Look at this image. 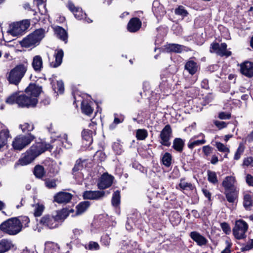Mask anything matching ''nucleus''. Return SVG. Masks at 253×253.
Returning a JSON list of instances; mask_svg holds the SVG:
<instances>
[{"label": "nucleus", "instance_id": "17", "mask_svg": "<svg viewBox=\"0 0 253 253\" xmlns=\"http://www.w3.org/2000/svg\"><path fill=\"white\" fill-rule=\"evenodd\" d=\"M113 177L108 173L103 174L97 183L99 189H105L109 187L112 184Z\"/></svg>", "mask_w": 253, "mask_h": 253}, {"label": "nucleus", "instance_id": "59", "mask_svg": "<svg viewBox=\"0 0 253 253\" xmlns=\"http://www.w3.org/2000/svg\"><path fill=\"white\" fill-rule=\"evenodd\" d=\"M95 160H97L100 162L104 161L106 159L105 154L102 151H98L96 152L94 156Z\"/></svg>", "mask_w": 253, "mask_h": 253}, {"label": "nucleus", "instance_id": "55", "mask_svg": "<svg viewBox=\"0 0 253 253\" xmlns=\"http://www.w3.org/2000/svg\"><path fill=\"white\" fill-rule=\"evenodd\" d=\"M253 249V239H249L247 242L241 248L242 252L249 251Z\"/></svg>", "mask_w": 253, "mask_h": 253}, {"label": "nucleus", "instance_id": "54", "mask_svg": "<svg viewBox=\"0 0 253 253\" xmlns=\"http://www.w3.org/2000/svg\"><path fill=\"white\" fill-rule=\"evenodd\" d=\"M44 209V207L42 204H38L35 206L34 215L35 216H40Z\"/></svg>", "mask_w": 253, "mask_h": 253}, {"label": "nucleus", "instance_id": "46", "mask_svg": "<svg viewBox=\"0 0 253 253\" xmlns=\"http://www.w3.org/2000/svg\"><path fill=\"white\" fill-rule=\"evenodd\" d=\"M45 186L48 189L55 188L57 186L56 182L58 179L45 178L44 180Z\"/></svg>", "mask_w": 253, "mask_h": 253}, {"label": "nucleus", "instance_id": "44", "mask_svg": "<svg viewBox=\"0 0 253 253\" xmlns=\"http://www.w3.org/2000/svg\"><path fill=\"white\" fill-rule=\"evenodd\" d=\"M124 120V116L120 115V117H118V115L117 114H114V120L112 124L110 125V128L111 129H114L118 124L122 123Z\"/></svg>", "mask_w": 253, "mask_h": 253}, {"label": "nucleus", "instance_id": "11", "mask_svg": "<svg viewBox=\"0 0 253 253\" xmlns=\"http://www.w3.org/2000/svg\"><path fill=\"white\" fill-rule=\"evenodd\" d=\"M140 250L139 245L137 242L130 240L123 243L118 253H139Z\"/></svg>", "mask_w": 253, "mask_h": 253}, {"label": "nucleus", "instance_id": "58", "mask_svg": "<svg viewBox=\"0 0 253 253\" xmlns=\"http://www.w3.org/2000/svg\"><path fill=\"white\" fill-rule=\"evenodd\" d=\"M215 146L217 150L220 152H226L227 153H229L230 152L229 149L221 142H216Z\"/></svg>", "mask_w": 253, "mask_h": 253}, {"label": "nucleus", "instance_id": "12", "mask_svg": "<svg viewBox=\"0 0 253 253\" xmlns=\"http://www.w3.org/2000/svg\"><path fill=\"white\" fill-rule=\"evenodd\" d=\"M67 7L69 9L73 12L76 19L84 20L88 23L92 22L91 19L86 17V14L83 12L81 7H76L72 2L69 1L68 2Z\"/></svg>", "mask_w": 253, "mask_h": 253}, {"label": "nucleus", "instance_id": "52", "mask_svg": "<svg viewBox=\"0 0 253 253\" xmlns=\"http://www.w3.org/2000/svg\"><path fill=\"white\" fill-rule=\"evenodd\" d=\"M162 161L164 165L169 167L171 164V155L169 153H166L162 157Z\"/></svg>", "mask_w": 253, "mask_h": 253}, {"label": "nucleus", "instance_id": "21", "mask_svg": "<svg viewBox=\"0 0 253 253\" xmlns=\"http://www.w3.org/2000/svg\"><path fill=\"white\" fill-rule=\"evenodd\" d=\"M240 70L243 75L248 77H252L253 76V63L245 62L241 65Z\"/></svg>", "mask_w": 253, "mask_h": 253}, {"label": "nucleus", "instance_id": "10", "mask_svg": "<svg viewBox=\"0 0 253 253\" xmlns=\"http://www.w3.org/2000/svg\"><path fill=\"white\" fill-rule=\"evenodd\" d=\"M6 102L9 104L16 103L20 107H27V106H29V105H31L34 104L36 101L33 100V102L32 101V103L29 104L30 102H28V99L26 96L15 92L7 98Z\"/></svg>", "mask_w": 253, "mask_h": 253}, {"label": "nucleus", "instance_id": "42", "mask_svg": "<svg viewBox=\"0 0 253 253\" xmlns=\"http://www.w3.org/2000/svg\"><path fill=\"white\" fill-rule=\"evenodd\" d=\"M225 194L227 201L230 203H233L237 197V191L236 190L225 191Z\"/></svg>", "mask_w": 253, "mask_h": 253}, {"label": "nucleus", "instance_id": "2", "mask_svg": "<svg viewBox=\"0 0 253 253\" xmlns=\"http://www.w3.org/2000/svg\"><path fill=\"white\" fill-rule=\"evenodd\" d=\"M28 66L27 62L16 65L7 74L6 78L10 84L18 85L24 76Z\"/></svg>", "mask_w": 253, "mask_h": 253}, {"label": "nucleus", "instance_id": "49", "mask_svg": "<svg viewBox=\"0 0 253 253\" xmlns=\"http://www.w3.org/2000/svg\"><path fill=\"white\" fill-rule=\"evenodd\" d=\"M84 248L85 249L90 251H97L100 249V246L97 242L90 241L88 244L84 245Z\"/></svg>", "mask_w": 253, "mask_h": 253}, {"label": "nucleus", "instance_id": "43", "mask_svg": "<svg viewBox=\"0 0 253 253\" xmlns=\"http://www.w3.org/2000/svg\"><path fill=\"white\" fill-rule=\"evenodd\" d=\"M120 192L117 190L113 194L112 198V204L115 207H117L120 204Z\"/></svg>", "mask_w": 253, "mask_h": 253}, {"label": "nucleus", "instance_id": "20", "mask_svg": "<svg viewBox=\"0 0 253 253\" xmlns=\"http://www.w3.org/2000/svg\"><path fill=\"white\" fill-rule=\"evenodd\" d=\"M72 198V195L68 192H60L57 193L54 197V201L62 204L69 202Z\"/></svg>", "mask_w": 253, "mask_h": 253}, {"label": "nucleus", "instance_id": "6", "mask_svg": "<svg viewBox=\"0 0 253 253\" xmlns=\"http://www.w3.org/2000/svg\"><path fill=\"white\" fill-rule=\"evenodd\" d=\"M249 228L248 223L243 219L237 220L232 229L233 235L237 240L245 239Z\"/></svg>", "mask_w": 253, "mask_h": 253}, {"label": "nucleus", "instance_id": "34", "mask_svg": "<svg viewBox=\"0 0 253 253\" xmlns=\"http://www.w3.org/2000/svg\"><path fill=\"white\" fill-rule=\"evenodd\" d=\"M81 109L83 113L89 116L93 112V109L91 107L90 103L84 100L82 102Z\"/></svg>", "mask_w": 253, "mask_h": 253}, {"label": "nucleus", "instance_id": "60", "mask_svg": "<svg viewBox=\"0 0 253 253\" xmlns=\"http://www.w3.org/2000/svg\"><path fill=\"white\" fill-rule=\"evenodd\" d=\"M110 240L111 238L109 235L106 234L101 237L100 241L102 245L106 247H109L110 243Z\"/></svg>", "mask_w": 253, "mask_h": 253}, {"label": "nucleus", "instance_id": "63", "mask_svg": "<svg viewBox=\"0 0 253 253\" xmlns=\"http://www.w3.org/2000/svg\"><path fill=\"white\" fill-rule=\"evenodd\" d=\"M220 227L223 231L226 234H229L231 232V228L229 225L226 222H222L220 224Z\"/></svg>", "mask_w": 253, "mask_h": 253}, {"label": "nucleus", "instance_id": "50", "mask_svg": "<svg viewBox=\"0 0 253 253\" xmlns=\"http://www.w3.org/2000/svg\"><path fill=\"white\" fill-rule=\"evenodd\" d=\"M34 173L36 177L41 178L44 174L43 167L40 165L36 166L34 168Z\"/></svg>", "mask_w": 253, "mask_h": 253}, {"label": "nucleus", "instance_id": "41", "mask_svg": "<svg viewBox=\"0 0 253 253\" xmlns=\"http://www.w3.org/2000/svg\"><path fill=\"white\" fill-rule=\"evenodd\" d=\"M19 128L21 129L23 132L28 134H31L29 132L34 129V126L33 124L32 123H25L23 124L20 125Z\"/></svg>", "mask_w": 253, "mask_h": 253}, {"label": "nucleus", "instance_id": "47", "mask_svg": "<svg viewBox=\"0 0 253 253\" xmlns=\"http://www.w3.org/2000/svg\"><path fill=\"white\" fill-rule=\"evenodd\" d=\"M39 10L42 14H45L47 12L46 4L45 2L46 0H36Z\"/></svg>", "mask_w": 253, "mask_h": 253}, {"label": "nucleus", "instance_id": "8", "mask_svg": "<svg viewBox=\"0 0 253 253\" xmlns=\"http://www.w3.org/2000/svg\"><path fill=\"white\" fill-rule=\"evenodd\" d=\"M30 24V23L28 20L13 23L9 25L7 33L13 36L21 35L29 28Z\"/></svg>", "mask_w": 253, "mask_h": 253}, {"label": "nucleus", "instance_id": "36", "mask_svg": "<svg viewBox=\"0 0 253 253\" xmlns=\"http://www.w3.org/2000/svg\"><path fill=\"white\" fill-rule=\"evenodd\" d=\"M16 218H17L18 224L21 228V231H22V228H25L29 226L30 220L28 216H21Z\"/></svg>", "mask_w": 253, "mask_h": 253}, {"label": "nucleus", "instance_id": "45", "mask_svg": "<svg viewBox=\"0 0 253 253\" xmlns=\"http://www.w3.org/2000/svg\"><path fill=\"white\" fill-rule=\"evenodd\" d=\"M148 136V132L145 129H138L136 130V137L137 140H145Z\"/></svg>", "mask_w": 253, "mask_h": 253}, {"label": "nucleus", "instance_id": "3", "mask_svg": "<svg viewBox=\"0 0 253 253\" xmlns=\"http://www.w3.org/2000/svg\"><path fill=\"white\" fill-rule=\"evenodd\" d=\"M65 212L66 211H58L55 216L44 215L40 219V223L49 229L57 228L59 226L60 222H62L67 217V214L64 215Z\"/></svg>", "mask_w": 253, "mask_h": 253}, {"label": "nucleus", "instance_id": "53", "mask_svg": "<svg viewBox=\"0 0 253 253\" xmlns=\"http://www.w3.org/2000/svg\"><path fill=\"white\" fill-rule=\"evenodd\" d=\"M175 14L177 15L180 16L182 17H186L188 15V12L185 9L184 7L182 5L179 6L175 9Z\"/></svg>", "mask_w": 253, "mask_h": 253}, {"label": "nucleus", "instance_id": "23", "mask_svg": "<svg viewBox=\"0 0 253 253\" xmlns=\"http://www.w3.org/2000/svg\"><path fill=\"white\" fill-rule=\"evenodd\" d=\"M152 11L156 16H163L166 13L164 6L160 4L158 0H155L153 1Z\"/></svg>", "mask_w": 253, "mask_h": 253}, {"label": "nucleus", "instance_id": "33", "mask_svg": "<svg viewBox=\"0 0 253 253\" xmlns=\"http://www.w3.org/2000/svg\"><path fill=\"white\" fill-rule=\"evenodd\" d=\"M9 136V130L3 125V127L0 130V143L4 146L5 145Z\"/></svg>", "mask_w": 253, "mask_h": 253}, {"label": "nucleus", "instance_id": "15", "mask_svg": "<svg viewBox=\"0 0 253 253\" xmlns=\"http://www.w3.org/2000/svg\"><path fill=\"white\" fill-rule=\"evenodd\" d=\"M105 196V192L98 190H87L83 193L84 199L99 201L102 200Z\"/></svg>", "mask_w": 253, "mask_h": 253}, {"label": "nucleus", "instance_id": "27", "mask_svg": "<svg viewBox=\"0 0 253 253\" xmlns=\"http://www.w3.org/2000/svg\"><path fill=\"white\" fill-rule=\"evenodd\" d=\"M54 32L57 37L65 43L68 42V34L65 30L61 27L56 26L54 28Z\"/></svg>", "mask_w": 253, "mask_h": 253}, {"label": "nucleus", "instance_id": "64", "mask_svg": "<svg viewBox=\"0 0 253 253\" xmlns=\"http://www.w3.org/2000/svg\"><path fill=\"white\" fill-rule=\"evenodd\" d=\"M226 247L225 249L221 252V253H231V248L232 243L230 240L225 241Z\"/></svg>", "mask_w": 253, "mask_h": 253}, {"label": "nucleus", "instance_id": "57", "mask_svg": "<svg viewBox=\"0 0 253 253\" xmlns=\"http://www.w3.org/2000/svg\"><path fill=\"white\" fill-rule=\"evenodd\" d=\"M55 142L57 143H62L63 146L67 149H69L72 146V143L68 140L67 135L66 134H64L63 140L61 142H60V140H56Z\"/></svg>", "mask_w": 253, "mask_h": 253}, {"label": "nucleus", "instance_id": "9", "mask_svg": "<svg viewBox=\"0 0 253 253\" xmlns=\"http://www.w3.org/2000/svg\"><path fill=\"white\" fill-rule=\"evenodd\" d=\"M34 138L35 136L32 134H28L27 135H18L12 142V147L15 150H21L29 145Z\"/></svg>", "mask_w": 253, "mask_h": 253}, {"label": "nucleus", "instance_id": "38", "mask_svg": "<svg viewBox=\"0 0 253 253\" xmlns=\"http://www.w3.org/2000/svg\"><path fill=\"white\" fill-rule=\"evenodd\" d=\"M253 203V197L249 194H246L244 196L243 205L246 210H249L252 206Z\"/></svg>", "mask_w": 253, "mask_h": 253}, {"label": "nucleus", "instance_id": "32", "mask_svg": "<svg viewBox=\"0 0 253 253\" xmlns=\"http://www.w3.org/2000/svg\"><path fill=\"white\" fill-rule=\"evenodd\" d=\"M90 202L87 201H85L80 203L76 206V211L75 214L72 215V216L75 215H79L83 213L90 206Z\"/></svg>", "mask_w": 253, "mask_h": 253}, {"label": "nucleus", "instance_id": "29", "mask_svg": "<svg viewBox=\"0 0 253 253\" xmlns=\"http://www.w3.org/2000/svg\"><path fill=\"white\" fill-rule=\"evenodd\" d=\"M11 241L7 239H2L0 241V253H4L13 247Z\"/></svg>", "mask_w": 253, "mask_h": 253}, {"label": "nucleus", "instance_id": "19", "mask_svg": "<svg viewBox=\"0 0 253 253\" xmlns=\"http://www.w3.org/2000/svg\"><path fill=\"white\" fill-rule=\"evenodd\" d=\"M190 237L198 246L200 247L206 246L208 242V240L204 236L197 231L191 232Z\"/></svg>", "mask_w": 253, "mask_h": 253}, {"label": "nucleus", "instance_id": "35", "mask_svg": "<svg viewBox=\"0 0 253 253\" xmlns=\"http://www.w3.org/2000/svg\"><path fill=\"white\" fill-rule=\"evenodd\" d=\"M93 131L89 129H84L82 133L84 140L86 142V145H90L92 142Z\"/></svg>", "mask_w": 253, "mask_h": 253}, {"label": "nucleus", "instance_id": "18", "mask_svg": "<svg viewBox=\"0 0 253 253\" xmlns=\"http://www.w3.org/2000/svg\"><path fill=\"white\" fill-rule=\"evenodd\" d=\"M237 182L235 177L233 176H227L222 182V186L225 191L236 190Z\"/></svg>", "mask_w": 253, "mask_h": 253}, {"label": "nucleus", "instance_id": "62", "mask_svg": "<svg viewBox=\"0 0 253 253\" xmlns=\"http://www.w3.org/2000/svg\"><path fill=\"white\" fill-rule=\"evenodd\" d=\"M212 150L213 148L209 145L204 146L202 148V151L206 157L209 156L212 153Z\"/></svg>", "mask_w": 253, "mask_h": 253}, {"label": "nucleus", "instance_id": "51", "mask_svg": "<svg viewBox=\"0 0 253 253\" xmlns=\"http://www.w3.org/2000/svg\"><path fill=\"white\" fill-rule=\"evenodd\" d=\"M206 141L205 139H202L201 140H193L191 139L188 144V147L190 149H193L195 147L199 146L206 143Z\"/></svg>", "mask_w": 253, "mask_h": 253}, {"label": "nucleus", "instance_id": "4", "mask_svg": "<svg viewBox=\"0 0 253 253\" xmlns=\"http://www.w3.org/2000/svg\"><path fill=\"white\" fill-rule=\"evenodd\" d=\"M45 33V30L42 28L35 30L21 41V45L23 47H29L36 44H38L44 37Z\"/></svg>", "mask_w": 253, "mask_h": 253}, {"label": "nucleus", "instance_id": "28", "mask_svg": "<svg viewBox=\"0 0 253 253\" xmlns=\"http://www.w3.org/2000/svg\"><path fill=\"white\" fill-rule=\"evenodd\" d=\"M165 47V50L167 52L181 53L184 46L178 44L169 43L166 45Z\"/></svg>", "mask_w": 253, "mask_h": 253}, {"label": "nucleus", "instance_id": "14", "mask_svg": "<svg viewBox=\"0 0 253 253\" xmlns=\"http://www.w3.org/2000/svg\"><path fill=\"white\" fill-rule=\"evenodd\" d=\"M81 159L76 161L75 165L72 169V174L74 178L78 182H82L84 179V174L82 170L84 169L83 162Z\"/></svg>", "mask_w": 253, "mask_h": 253}, {"label": "nucleus", "instance_id": "31", "mask_svg": "<svg viewBox=\"0 0 253 253\" xmlns=\"http://www.w3.org/2000/svg\"><path fill=\"white\" fill-rule=\"evenodd\" d=\"M59 247L57 244L47 242L45 244L44 253H59Z\"/></svg>", "mask_w": 253, "mask_h": 253}, {"label": "nucleus", "instance_id": "25", "mask_svg": "<svg viewBox=\"0 0 253 253\" xmlns=\"http://www.w3.org/2000/svg\"><path fill=\"white\" fill-rule=\"evenodd\" d=\"M63 55L64 52L62 49H58L56 50L54 54L55 61L50 63V66L53 68L59 66L62 62Z\"/></svg>", "mask_w": 253, "mask_h": 253}, {"label": "nucleus", "instance_id": "61", "mask_svg": "<svg viewBox=\"0 0 253 253\" xmlns=\"http://www.w3.org/2000/svg\"><path fill=\"white\" fill-rule=\"evenodd\" d=\"M244 150V147L242 145L240 144L239 146L238 147V148L235 154V155L234 157V160H239L240 158L241 155L243 154Z\"/></svg>", "mask_w": 253, "mask_h": 253}, {"label": "nucleus", "instance_id": "40", "mask_svg": "<svg viewBox=\"0 0 253 253\" xmlns=\"http://www.w3.org/2000/svg\"><path fill=\"white\" fill-rule=\"evenodd\" d=\"M184 141L180 138L174 139L173 142V148L178 152H181L184 146Z\"/></svg>", "mask_w": 253, "mask_h": 253}, {"label": "nucleus", "instance_id": "16", "mask_svg": "<svg viewBox=\"0 0 253 253\" xmlns=\"http://www.w3.org/2000/svg\"><path fill=\"white\" fill-rule=\"evenodd\" d=\"M172 133L171 128L169 125H166L160 133V138L162 145L169 147L170 145L169 141Z\"/></svg>", "mask_w": 253, "mask_h": 253}, {"label": "nucleus", "instance_id": "1", "mask_svg": "<svg viewBox=\"0 0 253 253\" xmlns=\"http://www.w3.org/2000/svg\"><path fill=\"white\" fill-rule=\"evenodd\" d=\"M54 145L43 142H36L25 153V156L20 160L21 165H27L46 150H51Z\"/></svg>", "mask_w": 253, "mask_h": 253}, {"label": "nucleus", "instance_id": "22", "mask_svg": "<svg viewBox=\"0 0 253 253\" xmlns=\"http://www.w3.org/2000/svg\"><path fill=\"white\" fill-rule=\"evenodd\" d=\"M141 26V22L138 18H132L127 24V30L130 32H135L138 31Z\"/></svg>", "mask_w": 253, "mask_h": 253}, {"label": "nucleus", "instance_id": "56", "mask_svg": "<svg viewBox=\"0 0 253 253\" xmlns=\"http://www.w3.org/2000/svg\"><path fill=\"white\" fill-rule=\"evenodd\" d=\"M208 179L209 182L213 184L216 183L218 180L216 173L214 171L209 170L208 171Z\"/></svg>", "mask_w": 253, "mask_h": 253}, {"label": "nucleus", "instance_id": "30", "mask_svg": "<svg viewBox=\"0 0 253 253\" xmlns=\"http://www.w3.org/2000/svg\"><path fill=\"white\" fill-rule=\"evenodd\" d=\"M59 247L57 244L47 242L45 244L44 253H59Z\"/></svg>", "mask_w": 253, "mask_h": 253}, {"label": "nucleus", "instance_id": "7", "mask_svg": "<svg viewBox=\"0 0 253 253\" xmlns=\"http://www.w3.org/2000/svg\"><path fill=\"white\" fill-rule=\"evenodd\" d=\"M42 91V88L41 86L36 85L34 84H31L25 89V94H23L26 96L28 99L29 104H32L33 100L36 101L35 103L33 105H29L27 106V108L34 107L36 106L38 103L37 97L39 95Z\"/></svg>", "mask_w": 253, "mask_h": 253}, {"label": "nucleus", "instance_id": "26", "mask_svg": "<svg viewBox=\"0 0 253 253\" xmlns=\"http://www.w3.org/2000/svg\"><path fill=\"white\" fill-rule=\"evenodd\" d=\"M32 66L36 72H40L43 68V61L40 55H36L33 57Z\"/></svg>", "mask_w": 253, "mask_h": 253}, {"label": "nucleus", "instance_id": "48", "mask_svg": "<svg viewBox=\"0 0 253 253\" xmlns=\"http://www.w3.org/2000/svg\"><path fill=\"white\" fill-rule=\"evenodd\" d=\"M170 221L173 224H177L181 221V217L177 211H172L170 216Z\"/></svg>", "mask_w": 253, "mask_h": 253}, {"label": "nucleus", "instance_id": "39", "mask_svg": "<svg viewBox=\"0 0 253 253\" xmlns=\"http://www.w3.org/2000/svg\"><path fill=\"white\" fill-rule=\"evenodd\" d=\"M178 186L181 190H193L195 188L192 183L185 182L184 178L180 179Z\"/></svg>", "mask_w": 253, "mask_h": 253}, {"label": "nucleus", "instance_id": "24", "mask_svg": "<svg viewBox=\"0 0 253 253\" xmlns=\"http://www.w3.org/2000/svg\"><path fill=\"white\" fill-rule=\"evenodd\" d=\"M184 68L190 75H193L199 70V67L196 62L189 60L185 63Z\"/></svg>", "mask_w": 253, "mask_h": 253}, {"label": "nucleus", "instance_id": "5", "mask_svg": "<svg viewBox=\"0 0 253 253\" xmlns=\"http://www.w3.org/2000/svg\"><path fill=\"white\" fill-rule=\"evenodd\" d=\"M0 229L10 235H17L21 231L15 217L9 218L2 222L0 225Z\"/></svg>", "mask_w": 253, "mask_h": 253}, {"label": "nucleus", "instance_id": "37", "mask_svg": "<svg viewBox=\"0 0 253 253\" xmlns=\"http://www.w3.org/2000/svg\"><path fill=\"white\" fill-rule=\"evenodd\" d=\"M53 90L57 93H63L64 90V84L62 81L51 83Z\"/></svg>", "mask_w": 253, "mask_h": 253}, {"label": "nucleus", "instance_id": "13", "mask_svg": "<svg viewBox=\"0 0 253 253\" xmlns=\"http://www.w3.org/2000/svg\"><path fill=\"white\" fill-rule=\"evenodd\" d=\"M210 51L214 52L221 56H229L231 55V52L227 50V44L225 43H213L211 44Z\"/></svg>", "mask_w": 253, "mask_h": 253}]
</instances>
